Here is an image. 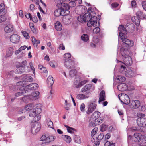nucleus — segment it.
I'll list each match as a JSON object with an SVG mask.
<instances>
[{"instance_id":"nucleus-1","label":"nucleus","mask_w":146,"mask_h":146,"mask_svg":"<svg viewBox=\"0 0 146 146\" xmlns=\"http://www.w3.org/2000/svg\"><path fill=\"white\" fill-rule=\"evenodd\" d=\"M128 25H126L124 27L122 25H120L118 27V30L119 31V36L120 39L122 40L124 43L123 45L125 46L126 45L128 46H132L134 45L133 42L129 39L125 38V35L127 32L126 27H127Z\"/></svg>"},{"instance_id":"nucleus-2","label":"nucleus","mask_w":146,"mask_h":146,"mask_svg":"<svg viewBox=\"0 0 146 146\" xmlns=\"http://www.w3.org/2000/svg\"><path fill=\"white\" fill-rule=\"evenodd\" d=\"M100 113L98 111L94 112L92 115L90 120L89 127H94L102 122V119L99 118Z\"/></svg>"},{"instance_id":"nucleus-3","label":"nucleus","mask_w":146,"mask_h":146,"mask_svg":"<svg viewBox=\"0 0 146 146\" xmlns=\"http://www.w3.org/2000/svg\"><path fill=\"white\" fill-rule=\"evenodd\" d=\"M40 107V104H37L35 106V108L30 111L29 116L31 117H34L33 121L34 122L38 121L41 118V116L40 115L41 112Z\"/></svg>"},{"instance_id":"nucleus-4","label":"nucleus","mask_w":146,"mask_h":146,"mask_svg":"<svg viewBox=\"0 0 146 146\" xmlns=\"http://www.w3.org/2000/svg\"><path fill=\"white\" fill-rule=\"evenodd\" d=\"M120 52L123 56L124 63L123 64L126 65H131L132 64V60L131 57L127 55L128 53V50L123 46L120 48Z\"/></svg>"},{"instance_id":"nucleus-5","label":"nucleus","mask_w":146,"mask_h":146,"mask_svg":"<svg viewBox=\"0 0 146 146\" xmlns=\"http://www.w3.org/2000/svg\"><path fill=\"white\" fill-rule=\"evenodd\" d=\"M56 139V137L52 135L46 136V135H43L40 139V141H42L41 145H43L46 143H49L51 142L54 141Z\"/></svg>"},{"instance_id":"nucleus-6","label":"nucleus","mask_w":146,"mask_h":146,"mask_svg":"<svg viewBox=\"0 0 146 146\" xmlns=\"http://www.w3.org/2000/svg\"><path fill=\"white\" fill-rule=\"evenodd\" d=\"M91 13H93L92 11L90 12V17L88 19L87 23L88 27H95V26H100V24L99 22L97 21V17L91 15Z\"/></svg>"},{"instance_id":"nucleus-7","label":"nucleus","mask_w":146,"mask_h":146,"mask_svg":"<svg viewBox=\"0 0 146 146\" xmlns=\"http://www.w3.org/2000/svg\"><path fill=\"white\" fill-rule=\"evenodd\" d=\"M120 70L122 74H124L127 77H131L134 76V72L131 68L128 67L126 68L125 65H121Z\"/></svg>"},{"instance_id":"nucleus-8","label":"nucleus","mask_w":146,"mask_h":146,"mask_svg":"<svg viewBox=\"0 0 146 146\" xmlns=\"http://www.w3.org/2000/svg\"><path fill=\"white\" fill-rule=\"evenodd\" d=\"M64 1L61 0H55V2L57 4V6L60 7L63 12H64V11H66L68 12L67 14H68L69 13V11L68 10L69 9L70 7H72L69 5V3L67 4L63 3Z\"/></svg>"},{"instance_id":"nucleus-9","label":"nucleus","mask_w":146,"mask_h":146,"mask_svg":"<svg viewBox=\"0 0 146 146\" xmlns=\"http://www.w3.org/2000/svg\"><path fill=\"white\" fill-rule=\"evenodd\" d=\"M138 118L137 119L136 122L138 126L141 127L146 126V119L144 118L145 115L143 113L138 114Z\"/></svg>"},{"instance_id":"nucleus-10","label":"nucleus","mask_w":146,"mask_h":146,"mask_svg":"<svg viewBox=\"0 0 146 146\" xmlns=\"http://www.w3.org/2000/svg\"><path fill=\"white\" fill-rule=\"evenodd\" d=\"M118 90L121 91H123L127 90V89L130 90H132L134 89L133 86L129 84L121 83L118 86Z\"/></svg>"},{"instance_id":"nucleus-11","label":"nucleus","mask_w":146,"mask_h":146,"mask_svg":"<svg viewBox=\"0 0 146 146\" xmlns=\"http://www.w3.org/2000/svg\"><path fill=\"white\" fill-rule=\"evenodd\" d=\"M91 9L89 8L88 9V12L83 15H80L78 16L77 19L78 21L81 23L85 22L86 21H88L90 17V12Z\"/></svg>"},{"instance_id":"nucleus-12","label":"nucleus","mask_w":146,"mask_h":146,"mask_svg":"<svg viewBox=\"0 0 146 146\" xmlns=\"http://www.w3.org/2000/svg\"><path fill=\"white\" fill-rule=\"evenodd\" d=\"M38 87V84L36 83H33L25 86L23 89H24L25 93H29L31 90L37 89Z\"/></svg>"},{"instance_id":"nucleus-13","label":"nucleus","mask_w":146,"mask_h":146,"mask_svg":"<svg viewBox=\"0 0 146 146\" xmlns=\"http://www.w3.org/2000/svg\"><path fill=\"white\" fill-rule=\"evenodd\" d=\"M40 129V125L38 123H34L31 125V133L33 134H35L39 131Z\"/></svg>"},{"instance_id":"nucleus-14","label":"nucleus","mask_w":146,"mask_h":146,"mask_svg":"<svg viewBox=\"0 0 146 146\" xmlns=\"http://www.w3.org/2000/svg\"><path fill=\"white\" fill-rule=\"evenodd\" d=\"M119 98V100H121V99L123 100H121V102L125 104H128L130 103V99L128 96L125 94H123L120 95V94L118 95Z\"/></svg>"},{"instance_id":"nucleus-15","label":"nucleus","mask_w":146,"mask_h":146,"mask_svg":"<svg viewBox=\"0 0 146 146\" xmlns=\"http://www.w3.org/2000/svg\"><path fill=\"white\" fill-rule=\"evenodd\" d=\"M64 65L66 68L71 69L74 67V61L72 59L64 60Z\"/></svg>"},{"instance_id":"nucleus-16","label":"nucleus","mask_w":146,"mask_h":146,"mask_svg":"<svg viewBox=\"0 0 146 146\" xmlns=\"http://www.w3.org/2000/svg\"><path fill=\"white\" fill-rule=\"evenodd\" d=\"M96 105L93 102H90L88 104V109L86 111L87 113L88 114H90L93 111H94L96 109Z\"/></svg>"},{"instance_id":"nucleus-17","label":"nucleus","mask_w":146,"mask_h":146,"mask_svg":"<svg viewBox=\"0 0 146 146\" xmlns=\"http://www.w3.org/2000/svg\"><path fill=\"white\" fill-rule=\"evenodd\" d=\"M10 41L12 43L17 44L19 42L20 38L17 34H14L12 35L10 37Z\"/></svg>"},{"instance_id":"nucleus-18","label":"nucleus","mask_w":146,"mask_h":146,"mask_svg":"<svg viewBox=\"0 0 146 146\" xmlns=\"http://www.w3.org/2000/svg\"><path fill=\"white\" fill-rule=\"evenodd\" d=\"M140 103L139 101L136 100L132 101L130 106L131 108L136 109L138 108L140 106Z\"/></svg>"},{"instance_id":"nucleus-19","label":"nucleus","mask_w":146,"mask_h":146,"mask_svg":"<svg viewBox=\"0 0 146 146\" xmlns=\"http://www.w3.org/2000/svg\"><path fill=\"white\" fill-rule=\"evenodd\" d=\"M64 16L62 18V20L65 24H68L70 23V20L71 17L69 15H64Z\"/></svg>"},{"instance_id":"nucleus-20","label":"nucleus","mask_w":146,"mask_h":146,"mask_svg":"<svg viewBox=\"0 0 146 146\" xmlns=\"http://www.w3.org/2000/svg\"><path fill=\"white\" fill-rule=\"evenodd\" d=\"M76 98L79 100H83L88 99L89 96L82 94H77L76 95Z\"/></svg>"},{"instance_id":"nucleus-21","label":"nucleus","mask_w":146,"mask_h":146,"mask_svg":"<svg viewBox=\"0 0 146 146\" xmlns=\"http://www.w3.org/2000/svg\"><path fill=\"white\" fill-rule=\"evenodd\" d=\"M13 29V26L11 24H8L5 27L4 30L6 33H9L12 32Z\"/></svg>"},{"instance_id":"nucleus-22","label":"nucleus","mask_w":146,"mask_h":146,"mask_svg":"<svg viewBox=\"0 0 146 146\" xmlns=\"http://www.w3.org/2000/svg\"><path fill=\"white\" fill-rule=\"evenodd\" d=\"M105 100V92L104 91L102 90L100 94L99 99L98 101L99 103H100L101 102L104 101Z\"/></svg>"},{"instance_id":"nucleus-23","label":"nucleus","mask_w":146,"mask_h":146,"mask_svg":"<svg viewBox=\"0 0 146 146\" xmlns=\"http://www.w3.org/2000/svg\"><path fill=\"white\" fill-rule=\"evenodd\" d=\"M131 20L136 26H139L140 23V19H139V18L138 17H132Z\"/></svg>"},{"instance_id":"nucleus-24","label":"nucleus","mask_w":146,"mask_h":146,"mask_svg":"<svg viewBox=\"0 0 146 146\" xmlns=\"http://www.w3.org/2000/svg\"><path fill=\"white\" fill-rule=\"evenodd\" d=\"M39 92L38 91L33 92L30 95L33 99L36 100L39 98Z\"/></svg>"},{"instance_id":"nucleus-25","label":"nucleus","mask_w":146,"mask_h":146,"mask_svg":"<svg viewBox=\"0 0 146 146\" xmlns=\"http://www.w3.org/2000/svg\"><path fill=\"white\" fill-rule=\"evenodd\" d=\"M13 48L12 47H9L7 50L6 56L7 57H9L11 56L13 53Z\"/></svg>"},{"instance_id":"nucleus-26","label":"nucleus","mask_w":146,"mask_h":146,"mask_svg":"<svg viewBox=\"0 0 146 146\" xmlns=\"http://www.w3.org/2000/svg\"><path fill=\"white\" fill-rule=\"evenodd\" d=\"M137 15L140 19H146V15L141 11H138L136 13Z\"/></svg>"},{"instance_id":"nucleus-27","label":"nucleus","mask_w":146,"mask_h":146,"mask_svg":"<svg viewBox=\"0 0 146 146\" xmlns=\"http://www.w3.org/2000/svg\"><path fill=\"white\" fill-rule=\"evenodd\" d=\"M55 26L56 29L58 31H60L62 28L61 23L58 21L56 22L55 23Z\"/></svg>"},{"instance_id":"nucleus-28","label":"nucleus","mask_w":146,"mask_h":146,"mask_svg":"<svg viewBox=\"0 0 146 146\" xmlns=\"http://www.w3.org/2000/svg\"><path fill=\"white\" fill-rule=\"evenodd\" d=\"M35 106L33 104H29L26 105L25 109L26 111H31L35 108Z\"/></svg>"},{"instance_id":"nucleus-29","label":"nucleus","mask_w":146,"mask_h":146,"mask_svg":"<svg viewBox=\"0 0 146 146\" xmlns=\"http://www.w3.org/2000/svg\"><path fill=\"white\" fill-rule=\"evenodd\" d=\"M140 135L137 133L134 134V135L133 137V140L135 142H139L141 140Z\"/></svg>"},{"instance_id":"nucleus-30","label":"nucleus","mask_w":146,"mask_h":146,"mask_svg":"<svg viewBox=\"0 0 146 146\" xmlns=\"http://www.w3.org/2000/svg\"><path fill=\"white\" fill-rule=\"evenodd\" d=\"M91 87V85L88 84L86 85L81 89V92H85L88 91L90 90Z\"/></svg>"},{"instance_id":"nucleus-31","label":"nucleus","mask_w":146,"mask_h":146,"mask_svg":"<svg viewBox=\"0 0 146 146\" xmlns=\"http://www.w3.org/2000/svg\"><path fill=\"white\" fill-rule=\"evenodd\" d=\"M98 131V129L95 128L92 131L91 133V135L92 136V137L91 139V141L92 142H94V141L95 139H94V138H96V137H94V135Z\"/></svg>"},{"instance_id":"nucleus-32","label":"nucleus","mask_w":146,"mask_h":146,"mask_svg":"<svg viewBox=\"0 0 146 146\" xmlns=\"http://www.w3.org/2000/svg\"><path fill=\"white\" fill-rule=\"evenodd\" d=\"M62 138L68 143H70L71 141V139L69 136L63 135H62Z\"/></svg>"},{"instance_id":"nucleus-33","label":"nucleus","mask_w":146,"mask_h":146,"mask_svg":"<svg viewBox=\"0 0 146 146\" xmlns=\"http://www.w3.org/2000/svg\"><path fill=\"white\" fill-rule=\"evenodd\" d=\"M115 79L117 82H123L125 80L126 78L123 76H118L116 77Z\"/></svg>"},{"instance_id":"nucleus-34","label":"nucleus","mask_w":146,"mask_h":146,"mask_svg":"<svg viewBox=\"0 0 146 146\" xmlns=\"http://www.w3.org/2000/svg\"><path fill=\"white\" fill-rule=\"evenodd\" d=\"M63 11L60 8L55 10L54 13V15L56 17H58L62 15Z\"/></svg>"},{"instance_id":"nucleus-35","label":"nucleus","mask_w":146,"mask_h":146,"mask_svg":"<svg viewBox=\"0 0 146 146\" xmlns=\"http://www.w3.org/2000/svg\"><path fill=\"white\" fill-rule=\"evenodd\" d=\"M54 80L52 76L51 75L48 76L47 79V82L49 84L52 86L54 84Z\"/></svg>"},{"instance_id":"nucleus-36","label":"nucleus","mask_w":146,"mask_h":146,"mask_svg":"<svg viewBox=\"0 0 146 146\" xmlns=\"http://www.w3.org/2000/svg\"><path fill=\"white\" fill-rule=\"evenodd\" d=\"M31 38H32V43L34 46H36L37 44L40 43L39 40H36L33 36H32Z\"/></svg>"},{"instance_id":"nucleus-37","label":"nucleus","mask_w":146,"mask_h":146,"mask_svg":"<svg viewBox=\"0 0 146 146\" xmlns=\"http://www.w3.org/2000/svg\"><path fill=\"white\" fill-rule=\"evenodd\" d=\"M74 140L75 142L78 143H80L81 141L80 137L78 136L74 135Z\"/></svg>"},{"instance_id":"nucleus-38","label":"nucleus","mask_w":146,"mask_h":146,"mask_svg":"<svg viewBox=\"0 0 146 146\" xmlns=\"http://www.w3.org/2000/svg\"><path fill=\"white\" fill-rule=\"evenodd\" d=\"M81 39L84 42H86L89 40V37L87 34H84L82 35Z\"/></svg>"},{"instance_id":"nucleus-39","label":"nucleus","mask_w":146,"mask_h":146,"mask_svg":"<svg viewBox=\"0 0 146 146\" xmlns=\"http://www.w3.org/2000/svg\"><path fill=\"white\" fill-rule=\"evenodd\" d=\"M47 124L48 126L50 128H53V122L50 119L46 120Z\"/></svg>"},{"instance_id":"nucleus-40","label":"nucleus","mask_w":146,"mask_h":146,"mask_svg":"<svg viewBox=\"0 0 146 146\" xmlns=\"http://www.w3.org/2000/svg\"><path fill=\"white\" fill-rule=\"evenodd\" d=\"M22 89L21 91L20 92H19L15 94V96L17 97L21 96L24 93H26L25 92V90H24V89H23L24 88L23 87H22Z\"/></svg>"},{"instance_id":"nucleus-41","label":"nucleus","mask_w":146,"mask_h":146,"mask_svg":"<svg viewBox=\"0 0 146 146\" xmlns=\"http://www.w3.org/2000/svg\"><path fill=\"white\" fill-rule=\"evenodd\" d=\"M76 71L74 69L71 70L69 72V76L71 77L75 76L76 74Z\"/></svg>"},{"instance_id":"nucleus-42","label":"nucleus","mask_w":146,"mask_h":146,"mask_svg":"<svg viewBox=\"0 0 146 146\" xmlns=\"http://www.w3.org/2000/svg\"><path fill=\"white\" fill-rule=\"evenodd\" d=\"M77 0H69V5L71 7H74L76 5V2Z\"/></svg>"},{"instance_id":"nucleus-43","label":"nucleus","mask_w":146,"mask_h":146,"mask_svg":"<svg viewBox=\"0 0 146 146\" xmlns=\"http://www.w3.org/2000/svg\"><path fill=\"white\" fill-rule=\"evenodd\" d=\"M108 127L104 124H102L100 126V131L104 132L106 130L108 129Z\"/></svg>"},{"instance_id":"nucleus-44","label":"nucleus","mask_w":146,"mask_h":146,"mask_svg":"<svg viewBox=\"0 0 146 146\" xmlns=\"http://www.w3.org/2000/svg\"><path fill=\"white\" fill-rule=\"evenodd\" d=\"M31 98V96L29 94V96H26L23 98V100L25 102L27 103L29 101Z\"/></svg>"},{"instance_id":"nucleus-45","label":"nucleus","mask_w":146,"mask_h":146,"mask_svg":"<svg viewBox=\"0 0 146 146\" xmlns=\"http://www.w3.org/2000/svg\"><path fill=\"white\" fill-rule=\"evenodd\" d=\"M22 34L24 37L26 39H29L30 38V36L29 34L25 31L22 32Z\"/></svg>"},{"instance_id":"nucleus-46","label":"nucleus","mask_w":146,"mask_h":146,"mask_svg":"<svg viewBox=\"0 0 146 146\" xmlns=\"http://www.w3.org/2000/svg\"><path fill=\"white\" fill-rule=\"evenodd\" d=\"M64 126L66 128L68 132L70 133H72V130L74 131L75 130L74 129L66 125H64Z\"/></svg>"},{"instance_id":"nucleus-47","label":"nucleus","mask_w":146,"mask_h":146,"mask_svg":"<svg viewBox=\"0 0 146 146\" xmlns=\"http://www.w3.org/2000/svg\"><path fill=\"white\" fill-rule=\"evenodd\" d=\"M64 57L65 59V60L71 59V55L69 53H66L64 55Z\"/></svg>"},{"instance_id":"nucleus-48","label":"nucleus","mask_w":146,"mask_h":146,"mask_svg":"<svg viewBox=\"0 0 146 146\" xmlns=\"http://www.w3.org/2000/svg\"><path fill=\"white\" fill-rule=\"evenodd\" d=\"M105 146H115L114 143H112L110 141L106 142L104 144Z\"/></svg>"},{"instance_id":"nucleus-49","label":"nucleus","mask_w":146,"mask_h":146,"mask_svg":"<svg viewBox=\"0 0 146 146\" xmlns=\"http://www.w3.org/2000/svg\"><path fill=\"white\" fill-rule=\"evenodd\" d=\"M29 66L31 69V70L32 71L33 74L35 75V68L33 67V63L32 62H29Z\"/></svg>"},{"instance_id":"nucleus-50","label":"nucleus","mask_w":146,"mask_h":146,"mask_svg":"<svg viewBox=\"0 0 146 146\" xmlns=\"http://www.w3.org/2000/svg\"><path fill=\"white\" fill-rule=\"evenodd\" d=\"M99 26H95V28L93 29V31L94 33H97L100 31V29L98 27Z\"/></svg>"},{"instance_id":"nucleus-51","label":"nucleus","mask_w":146,"mask_h":146,"mask_svg":"<svg viewBox=\"0 0 146 146\" xmlns=\"http://www.w3.org/2000/svg\"><path fill=\"white\" fill-rule=\"evenodd\" d=\"M5 7L4 4L1 3L0 4V14L5 10Z\"/></svg>"},{"instance_id":"nucleus-52","label":"nucleus","mask_w":146,"mask_h":146,"mask_svg":"<svg viewBox=\"0 0 146 146\" xmlns=\"http://www.w3.org/2000/svg\"><path fill=\"white\" fill-rule=\"evenodd\" d=\"M25 82L24 81H20L19 82H18L17 84V86H21V89H22V87H23V88H24L23 86L24 85V83H25Z\"/></svg>"},{"instance_id":"nucleus-53","label":"nucleus","mask_w":146,"mask_h":146,"mask_svg":"<svg viewBox=\"0 0 146 146\" xmlns=\"http://www.w3.org/2000/svg\"><path fill=\"white\" fill-rule=\"evenodd\" d=\"M6 19V18L4 15H1L0 16V23L3 22L5 21Z\"/></svg>"},{"instance_id":"nucleus-54","label":"nucleus","mask_w":146,"mask_h":146,"mask_svg":"<svg viewBox=\"0 0 146 146\" xmlns=\"http://www.w3.org/2000/svg\"><path fill=\"white\" fill-rule=\"evenodd\" d=\"M80 83V81L79 80V79H77L75 80L74 81V83L75 85H76V87H79L80 86H79L78 84H79V83Z\"/></svg>"},{"instance_id":"nucleus-55","label":"nucleus","mask_w":146,"mask_h":146,"mask_svg":"<svg viewBox=\"0 0 146 146\" xmlns=\"http://www.w3.org/2000/svg\"><path fill=\"white\" fill-rule=\"evenodd\" d=\"M85 104L84 103H82L80 106V110L82 112L85 111Z\"/></svg>"},{"instance_id":"nucleus-56","label":"nucleus","mask_w":146,"mask_h":146,"mask_svg":"<svg viewBox=\"0 0 146 146\" xmlns=\"http://www.w3.org/2000/svg\"><path fill=\"white\" fill-rule=\"evenodd\" d=\"M65 104L64 106V108L66 110H68L70 107V105L69 104L67 103V101L66 100L65 101Z\"/></svg>"},{"instance_id":"nucleus-57","label":"nucleus","mask_w":146,"mask_h":146,"mask_svg":"<svg viewBox=\"0 0 146 146\" xmlns=\"http://www.w3.org/2000/svg\"><path fill=\"white\" fill-rule=\"evenodd\" d=\"M24 68L23 67H20L17 69H16L15 71V72L17 74H21L23 73V71H20V69Z\"/></svg>"},{"instance_id":"nucleus-58","label":"nucleus","mask_w":146,"mask_h":146,"mask_svg":"<svg viewBox=\"0 0 146 146\" xmlns=\"http://www.w3.org/2000/svg\"><path fill=\"white\" fill-rule=\"evenodd\" d=\"M26 81L27 82H31L33 80V78L31 76H27L26 78Z\"/></svg>"},{"instance_id":"nucleus-59","label":"nucleus","mask_w":146,"mask_h":146,"mask_svg":"<svg viewBox=\"0 0 146 146\" xmlns=\"http://www.w3.org/2000/svg\"><path fill=\"white\" fill-rule=\"evenodd\" d=\"M88 81L87 80H84L80 82V83H79V84H78V86H79L81 87L82 85H83L84 84L86 83Z\"/></svg>"},{"instance_id":"nucleus-60","label":"nucleus","mask_w":146,"mask_h":146,"mask_svg":"<svg viewBox=\"0 0 146 146\" xmlns=\"http://www.w3.org/2000/svg\"><path fill=\"white\" fill-rule=\"evenodd\" d=\"M104 137V135L103 133H100L98 136L97 139L98 140H101Z\"/></svg>"},{"instance_id":"nucleus-61","label":"nucleus","mask_w":146,"mask_h":146,"mask_svg":"<svg viewBox=\"0 0 146 146\" xmlns=\"http://www.w3.org/2000/svg\"><path fill=\"white\" fill-rule=\"evenodd\" d=\"M92 40L95 43H97L99 42V39L97 37H94L93 38Z\"/></svg>"},{"instance_id":"nucleus-62","label":"nucleus","mask_w":146,"mask_h":146,"mask_svg":"<svg viewBox=\"0 0 146 146\" xmlns=\"http://www.w3.org/2000/svg\"><path fill=\"white\" fill-rule=\"evenodd\" d=\"M27 64V62L26 60H24L21 62V67H24Z\"/></svg>"},{"instance_id":"nucleus-63","label":"nucleus","mask_w":146,"mask_h":146,"mask_svg":"<svg viewBox=\"0 0 146 146\" xmlns=\"http://www.w3.org/2000/svg\"><path fill=\"white\" fill-rule=\"evenodd\" d=\"M142 6L143 9L146 11V1H143L142 2Z\"/></svg>"},{"instance_id":"nucleus-64","label":"nucleus","mask_w":146,"mask_h":146,"mask_svg":"<svg viewBox=\"0 0 146 146\" xmlns=\"http://www.w3.org/2000/svg\"><path fill=\"white\" fill-rule=\"evenodd\" d=\"M110 137L111 134L110 133H107L105 135L104 138L105 139H108Z\"/></svg>"}]
</instances>
